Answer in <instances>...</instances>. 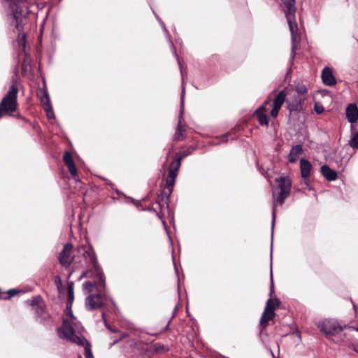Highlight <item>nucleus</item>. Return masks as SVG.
<instances>
[{"label":"nucleus","mask_w":358,"mask_h":358,"mask_svg":"<svg viewBox=\"0 0 358 358\" xmlns=\"http://www.w3.org/2000/svg\"><path fill=\"white\" fill-rule=\"evenodd\" d=\"M74 283L73 281H69L67 283V301L66 308L70 311L71 321L67 319H63L62 325L58 329V336L60 338H65L71 342L78 344L79 345L83 346L87 342L86 339L76 334V330L73 327L72 324L76 326V317L73 316L71 307L74 300V292H73Z\"/></svg>","instance_id":"f257e3e1"},{"label":"nucleus","mask_w":358,"mask_h":358,"mask_svg":"<svg viewBox=\"0 0 358 358\" xmlns=\"http://www.w3.org/2000/svg\"><path fill=\"white\" fill-rule=\"evenodd\" d=\"M10 23L15 25L17 32L18 46L26 47V34L24 32V26L27 24V16L29 13V8L27 6L20 2H11L10 3Z\"/></svg>","instance_id":"f03ea898"},{"label":"nucleus","mask_w":358,"mask_h":358,"mask_svg":"<svg viewBox=\"0 0 358 358\" xmlns=\"http://www.w3.org/2000/svg\"><path fill=\"white\" fill-rule=\"evenodd\" d=\"M270 279V298L267 300L264 313L260 318L259 324L262 328L260 334H263L264 333V331H266V328L268 326V321L271 320L275 317V310L276 307L280 305V301L278 298H275V299H272V296L275 292L273 278L272 262L271 263Z\"/></svg>","instance_id":"7ed1b4c3"},{"label":"nucleus","mask_w":358,"mask_h":358,"mask_svg":"<svg viewBox=\"0 0 358 358\" xmlns=\"http://www.w3.org/2000/svg\"><path fill=\"white\" fill-rule=\"evenodd\" d=\"M18 89L13 84L0 103V118L4 115H12L17 109Z\"/></svg>","instance_id":"20e7f679"},{"label":"nucleus","mask_w":358,"mask_h":358,"mask_svg":"<svg viewBox=\"0 0 358 358\" xmlns=\"http://www.w3.org/2000/svg\"><path fill=\"white\" fill-rule=\"evenodd\" d=\"M317 327L320 329V331L324 334L327 338H330V337L338 334L348 326L346 324L342 326L336 319L327 318L319 322Z\"/></svg>","instance_id":"39448f33"},{"label":"nucleus","mask_w":358,"mask_h":358,"mask_svg":"<svg viewBox=\"0 0 358 358\" xmlns=\"http://www.w3.org/2000/svg\"><path fill=\"white\" fill-rule=\"evenodd\" d=\"M79 250H83V256L87 259H89L90 264L93 266L96 271V275L99 278V282L96 283L98 287L99 292H101V289L106 286L105 276L101 271L97 261V258L94 250L91 248L90 250H85V246L83 245L79 248Z\"/></svg>","instance_id":"423d86ee"},{"label":"nucleus","mask_w":358,"mask_h":358,"mask_svg":"<svg viewBox=\"0 0 358 358\" xmlns=\"http://www.w3.org/2000/svg\"><path fill=\"white\" fill-rule=\"evenodd\" d=\"M182 156L179 153H176V158L171 162L169 169L168 176L166 178V185L169 189L168 198L170 196L173 192V188L175 184L176 178L178 176V171L181 165Z\"/></svg>","instance_id":"0eeeda50"},{"label":"nucleus","mask_w":358,"mask_h":358,"mask_svg":"<svg viewBox=\"0 0 358 358\" xmlns=\"http://www.w3.org/2000/svg\"><path fill=\"white\" fill-rule=\"evenodd\" d=\"M174 54H175V55L176 57V59H177V61H178V65H179V67H180V70L181 77H182V92H181V102H180V117H179V120H178V127H177V129H176V133H175V134L173 136V140L179 141H180L182 138V132L185 131V129L182 126V113H183V106H184V99H185V87H184V70H183L182 64L180 63L179 57L176 54L175 50H174Z\"/></svg>","instance_id":"6e6552de"},{"label":"nucleus","mask_w":358,"mask_h":358,"mask_svg":"<svg viewBox=\"0 0 358 358\" xmlns=\"http://www.w3.org/2000/svg\"><path fill=\"white\" fill-rule=\"evenodd\" d=\"M290 193L284 192L282 190H276V188L273 192V209H272V222L271 229L272 233L273 232L275 217H276V207L278 204L282 205L286 198L289 195Z\"/></svg>","instance_id":"1a4fd4ad"},{"label":"nucleus","mask_w":358,"mask_h":358,"mask_svg":"<svg viewBox=\"0 0 358 358\" xmlns=\"http://www.w3.org/2000/svg\"><path fill=\"white\" fill-rule=\"evenodd\" d=\"M275 90H273L270 96L264 101L262 106H259L255 112V115L257 117L259 123L262 126H268V121L266 115V106L268 105L272 100V96L275 94Z\"/></svg>","instance_id":"9d476101"},{"label":"nucleus","mask_w":358,"mask_h":358,"mask_svg":"<svg viewBox=\"0 0 358 358\" xmlns=\"http://www.w3.org/2000/svg\"><path fill=\"white\" fill-rule=\"evenodd\" d=\"M287 93L285 90L279 92L273 99L272 110L271 111V116L273 118L276 117L278 115L282 104L285 101Z\"/></svg>","instance_id":"9b49d317"},{"label":"nucleus","mask_w":358,"mask_h":358,"mask_svg":"<svg viewBox=\"0 0 358 358\" xmlns=\"http://www.w3.org/2000/svg\"><path fill=\"white\" fill-rule=\"evenodd\" d=\"M103 306V299L101 293L90 294L85 299V306L89 310L101 308Z\"/></svg>","instance_id":"f8f14e48"},{"label":"nucleus","mask_w":358,"mask_h":358,"mask_svg":"<svg viewBox=\"0 0 358 358\" xmlns=\"http://www.w3.org/2000/svg\"><path fill=\"white\" fill-rule=\"evenodd\" d=\"M73 248L71 243H66L64 245L62 250L59 254V263L62 266H69L73 262L74 258L70 259V252Z\"/></svg>","instance_id":"ddd939ff"},{"label":"nucleus","mask_w":358,"mask_h":358,"mask_svg":"<svg viewBox=\"0 0 358 358\" xmlns=\"http://www.w3.org/2000/svg\"><path fill=\"white\" fill-rule=\"evenodd\" d=\"M295 13L296 12H290L285 13L287 23L289 24L292 41H294L297 37L299 36L298 34L297 24L295 21Z\"/></svg>","instance_id":"4468645a"},{"label":"nucleus","mask_w":358,"mask_h":358,"mask_svg":"<svg viewBox=\"0 0 358 358\" xmlns=\"http://www.w3.org/2000/svg\"><path fill=\"white\" fill-rule=\"evenodd\" d=\"M321 78L323 83L327 86H333L336 84V80L333 74L331 69L325 66L321 73Z\"/></svg>","instance_id":"2eb2a0df"},{"label":"nucleus","mask_w":358,"mask_h":358,"mask_svg":"<svg viewBox=\"0 0 358 358\" xmlns=\"http://www.w3.org/2000/svg\"><path fill=\"white\" fill-rule=\"evenodd\" d=\"M35 313L37 317L40 318V322L48 324L50 320V315L46 311L45 306L43 303L38 306L35 309Z\"/></svg>","instance_id":"dca6fc26"},{"label":"nucleus","mask_w":358,"mask_h":358,"mask_svg":"<svg viewBox=\"0 0 358 358\" xmlns=\"http://www.w3.org/2000/svg\"><path fill=\"white\" fill-rule=\"evenodd\" d=\"M346 117L349 122L353 124L358 120V108L355 104H350L346 108Z\"/></svg>","instance_id":"f3484780"},{"label":"nucleus","mask_w":358,"mask_h":358,"mask_svg":"<svg viewBox=\"0 0 358 358\" xmlns=\"http://www.w3.org/2000/svg\"><path fill=\"white\" fill-rule=\"evenodd\" d=\"M275 180L278 183L276 190H282L284 192L290 193L292 182L291 180L288 177H280Z\"/></svg>","instance_id":"a211bd4d"},{"label":"nucleus","mask_w":358,"mask_h":358,"mask_svg":"<svg viewBox=\"0 0 358 358\" xmlns=\"http://www.w3.org/2000/svg\"><path fill=\"white\" fill-rule=\"evenodd\" d=\"M300 169L301 177L306 179L310 176L313 166L309 161L302 158L300 160Z\"/></svg>","instance_id":"6ab92c4d"},{"label":"nucleus","mask_w":358,"mask_h":358,"mask_svg":"<svg viewBox=\"0 0 358 358\" xmlns=\"http://www.w3.org/2000/svg\"><path fill=\"white\" fill-rule=\"evenodd\" d=\"M303 152L301 145H296L293 146L288 155L289 162L290 163H294L298 159L299 155H302Z\"/></svg>","instance_id":"aec40b11"},{"label":"nucleus","mask_w":358,"mask_h":358,"mask_svg":"<svg viewBox=\"0 0 358 358\" xmlns=\"http://www.w3.org/2000/svg\"><path fill=\"white\" fill-rule=\"evenodd\" d=\"M321 172L323 176L329 181H334L338 177L336 171L331 169L327 165L322 166Z\"/></svg>","instance_id":"412c9836"},{"label":"nucleus","mask_w":358,"mask_h":358,"mask_svg":"<svg viewBox=\"0 0 358 358\" xmlns=\"http://www.w3.org/2000/svg\"><path fill=\"white\" fill-rule=\"evenodd\" d=\"M42 101L45 105L44 108L47 113V116L48 118H50L54 115V113L50 105L49 95L47 92H45L44 99H43Z\"/></svg>","instance_id":"4be33fe9"},{"label":"nucleus","mask_w":358,"mask_h":358,"mask_svg":"<svg viewBox=\"0 0 358 358\" xmlns=\"http://www.w3.org/2000/svg\"><path fill=\"white\" fill-rule=\"evenodd\" d=\"M285 5L284 13L296 12L295 0H282Z\"/></svg>","instance_id":"5701e85b"},{"label":"nucleus","mask_w":358,"mask_h":358,"mask_svg":"<svg viewBox=\"0 0 358 358\" xmlns=\"http://www.w3.org/2000/svg\"><path fill=\"white\" fill-rule=\"evenodd\" d=\"M26 303L33 306L34 309H36L38 306H40L43 303L41 297L40 296L33 297L31 299H28Z\"/></svg>","instance_id":"b1692460"},{"label":"nucleus","mask_w":358,"mask_h":358,"mask_svg":"<svg viewBox=\"0 0 358 358\" xmlns=\"http://www.w3.org/2000/svg\"><path fill=\"white\" fill-rule=\"evenodd\" d=\"M287 108L291 114L292 112H299L301 109V101L298 103H289Z\"/></svg>","instance_id":"393cba45"},{"label":"nucleus","mask_w":358,"mask_h":358,"mask_svg":"<svg viewBox=\"0 0 358 358\" xmlns=\"http://www.w3.org/2000/svg\"><path fill=\"white\" fill-rule=\"evenodd\" d=\"M63 160L66 166L74 163L73 157L69 151H65L63 155Z\"/></svg>","instance_id":"a878e982"},{"label":"nucleus","mask_w":358,"mask_h":358,"mask_svg":"<svg viewBox=\"0 0 358 358\" xmlns=\"http://www.w3.org/2000/svg\"><path fill=\"white\" fill-rule=\"evenodd\" d=\"M348 145L354 149H358V132L352 136Z\"/></svg>","instance_id":"bb28decb"},{"label":"nucleus","mask_w":358,"mask_h":358,"mask_svg":"<svg viewBox=\"0 0 358 358\" xmlns=\"http://www.w3.org/2000/svg\"><path fill=\"white\" fill-rule=\"evenodd\" d=\"M295 91L300 95H305L307 94V88L303 84H297L295 86Z\"/></svg>","instance_id":"cd10ccee"},{"label":"nucleus","mask_w":358,"mask_h":358,"mask_svg":"<svg viewBox=\"0 0 358 358\" xmlns=\"http://www.w3.org/2000/svg\"><path fill=\"white\" fill-rule=\"evenodd\" d=\"M67 167H68L69 173H71L72 177L76 180V178L78 177V176L77 168L76 166L75 163L68 165Z\"/></svg>","instance_id":"c85d7f7f"},{"label":"nucleus","mask_w":358,"mask_h":358,"mask_svg":"<svg viewBox=\"0 0 358 358\" xmlns=\"http://www.w3.org/2000/svg\"><path fill=\"white\" fill-rule=\"evenodd\" d=\"M94 284L91 281H86L83 285V289L86 292H91L93 290Z\"/></svg>","instance_id":"c756f323"},{"label":"nucleus","mask_w":358,"mask_h":358,"mask_svg":"<svg viewBox=\"0 0 358 358\" xmlns=\"http://www.w3.org/2000/svg\"><path fill=\"white\" fill-rule=\"evenodd\" d=\"M20 291L18 290V289H9L6 294H8V296L7 297H4V299H10L13 296H15L17 294H18Z\"/></svg>","instance_id":"7c9ffc66"},{"label":"nucleus","mask_w":358,"mask_h":358,"mask_svg":"<svg viewBox=\"0 0 358 358\" xmlns=\"http://www.w3.org/2000/svg\"><path fill=\"white\" fill-rule=\"evenodd\" d=\"M159 23L160 24L164 32L165 33V34L167 36H169V32L168 31V29H166L164 23L162 22V20L159 17V16H157V15H155Z\"/></svg>","instance_id":"2f4dec72"},{"label":"nucleus","mask_w":358,"mask_h":358,"mask_svg":"<svg viewBox=\"0 0 358 358\" xmlns=\"http://www.w3.org/2000/svg\"><path fill=\"white\" fill-rule=\"evenodd\" d=\"M85 356L86 358H93V355L89 344L85 348Z\"/></svg>","instance_id":"473e14b6"},{"label":"nucleus","mask_w":358,"mask_h":358,"mask_svg":"<svg viewBox=\"0 0 358 358\" xmlns=\"http://www.w3.org/2000/svg\"><path fill=\"white\" fill-rule=\"evenodd\" d=\"M55 282L57 287V289H59L62 287V280L59 275L55 277Z\"/></svg>","instance_id":"72a5a7b5"},{"label":"nucleus","mask_w":358,"mask_h":358,"mask_svg":"<svg viewBox=\"0 0 358 358\" xmlns=\"http://www.w3.org/2000/svg\"><path fill=\"white\" fill-rule=\"evenodd\" d=\"M315 109L316 113L318 114H320L324 111V108L322 106H317V105H315Z\"/></svg>","instance_id":"f704fd0d"},{"label":"nucleus","mask_w":358,"mask_h":358,"mask_svg":"<svg viewBox=\"0 0 358 358\" xmlns=\"http://www.w3.org/2000/svg\"><path fill=\"white\" fill-rule=\"evenodd\" d=\"M194 148L191 147V148H189L187 152L184 153V157H186L188 155L191 154L192 152V151L194 150Z\"/></svg>","instance_id":"c9c22d12"},{"label":"nucleus","mask_w":358,"mask_h":358,"mask_svg":"<svg viewBox=\"0 0 358 358\" xmlns=\"http://www.w3.org/2000/svg\"><path fill=\"white\" fill-rule=\"evenodd\" d=\"M105 326H106V327L108 330H110V331H112V332H115V331H116L115 329H113L111 328V327H110L109 324H108V323H107V322H106V321H105Z\"/></svg>","instance_id":"e433bc0d"},{"label":"nucleus","mask_w":358,"mask_h":358,"mask_svg":"<svg viewBox=\"0 0 358 358\" xmlns=\"http://www.w3.org/2000/svg\"><path fill=\"white\" fill-rule=\"evenodd\" d=\"M89 272H90V271H84V272L82 273V275L80 276L79 279L80 280V279H82V278H83L87 277V274H88V273H89Z\"/></svg>","instance_id":"4c0bfd02"},{"label":"nucleus","mask_w":358,"mask_h":358,"mask_svg":"<svg viewBox=\"0 0 358 358\" xmlns=\"http://www.w3.org/2000/svg\"><path fill=\"white\" fill-rule=\"evenodd\" d=\"M176 308H175V310H174V311H173V315H172L171 318H173V317H174V316H175V313H176ZM171 320H172V319H171V320L169 321V322H168V324H167V325H166V329L169 327V324H170V322H171Z\"/></svg>","instance_id":"58836bf2"},{"label":"nucleus","mask_w":358,"mask_h":358,"mask_svg":"<svg viewBox=\"0 0 358 358\" xmlns=\"http://www.w3.org/2000/svg\"><path fill=\"white\" fill-rule=\"evenodd\" d=\"M294 49H295V45H292V57H294V55H295Z\"/></svg>","instance_id":"ea45409f"},{"label":"nucleus","mask_w":358,"mask_h":358,"mask_svg":"<svg viewBox=\"0 0 358 358\" xmlns=\"http://www.w3.org/2000/svg\"><path fill=\"white\" fill-rule=\"evenodd\" d=\"M26 69H27V64H25V62H24V63H22V69L23 71H25V70H26Z\"/></svg>","instance_id":"a19ab883"},{"label":"nucleus","mask_w":358,"mask_h":358,"mask_svg":"<svg viewBox=\"0 0 358 358\" xmlns=\"http://www.w3.org/2000/svg\"><path fill=\"white\" fill-rule=\"evenodd\" d=\"M105 316H106L105 313H104V312H103V313H102V314H101V317H102V318H103V321H104V322H105V321H106V317H105Z\"/></svg>","instance_id":"79ce46f5"},{"label":"nucleus","mask_w":358,"mask_h":358,"mask_svg":"<svg viewBox=\"0 0 358 358\" xmlns=\"http://www.w3.org/2000/svg\"><path fill=\"white\" fill-rule=\"evenodd\" d=\"M157 215L159 219L162 220V215H161L160 213H157Z\"/></svg>","instance_id":"37998d69"},{"label":"nucleus","mask_w":358,"mask_h":358,"mask_svg":"<svg viewBox=\"0 0 358 358\" xmlns=\"http://www.w3.org/2000/svg\"><path fill=\"white\" fill-rule=\"evenodd\" d=\"M169 41H170V44L171 45L172 48H174V44H173V41L171 40V38H169Z\"/></svg>","instance_id":"c03bdc74"},{"label":"nucleus","mask_w":358,"mask_h":358,"mask_svg":"<svg viewBox=\"0 0 358 358\" xmlns=\"http://www.w3.org/2000/svg\"><path fill=\"white\" fill-rule=\"evenodd\" d=\"M19 48L21 49L22 51L24 52V55L27 56V53H25V48L23 49L22 46L21 47L19 46Z\"/></svg>","instance_id":"a18cd8bd"},{"label":"nucleus","mask_w":358,"mask_h":358,"mask_svg":"<svg viewBox=\"0 0 358 358\" xmlns=\"http://www.w3.org/2000/svg\"><path fill=\"white\" fill-rule=\"evenodd\" d=\"M222 141H223V142L227 141L226 136L222 137Z\"/></svg>","instance_id":"49530a36"},{"label":"nucleus","mask_w":358,"mask_h":358,"mask_svg":"<svg viewBox=\"0 0 358 358\" xmlns=\"http://www.w3.org/2000/svg\"><path fill=\"white\" fill-rule=\"evenodd\" d=\"M273 241V240L271 241V242ZM271 247L272 248L273 247V244L271 243ZM271 256L272 257V251L271 252Z\"/></svg>","instance_id":"de8ad7c7"},{"label":"nucleus","mask_w":358,"mask_h":358,"mask_svg":"<svg viewBox=\"0 0 358 358\" xmlns=\"http://www.w3.org/2000/svg\"><path fill=\"white\" fill-rule=\"evenodd\" d=\"M103 180H105V181H107V182H109L107 179H106L105 178H103Z\"/></svg>","instance_id":"09e8293b"},{"label":"nucleus","mask_w":358,"mask_h":358,"mask_svg":"<svg viewBox=\"0 0 358 358\" xmlns=\"http://www.w3.org/2000/svg\"><path fill=\"white\" fill-rule=\"evenodd\" d=\"M355 331H357L358 332V327L355 328Z\"/></svg>","instance_id":"8fccbe9b"},{"label":"nucleus","mask_w":358,"mask_h":358,"mask_svg":"<svg viewBox=\"0 0 358 358\" xmlns=\"http://www.w3.org/2000/svg\"><path fill=\"white\" fill-rule=\"evenodd\" d=\"M357 352H358V350H355Z\"/></svg>","instance_id":"3c124183"}]
</instances>
